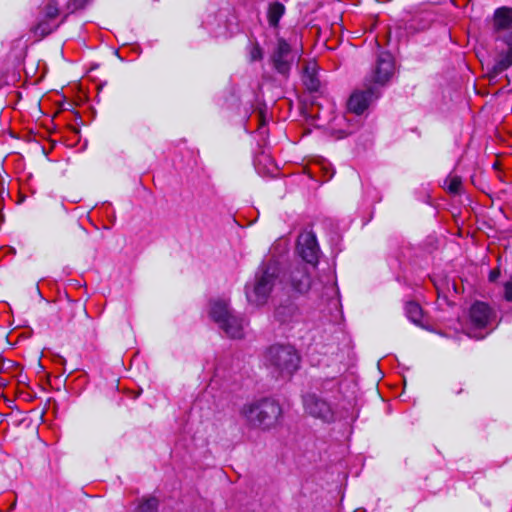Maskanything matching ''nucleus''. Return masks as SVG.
<instances>
[{
  "label": "nucleus",
  "mask_w": 512,
  "mask_h": 512,
  "mask_svg": "<svg viewBox=\"0 0 512 512\" xmlns=\"http://www.w3.org/2000/svg\"><path fill=\"white\" fill-rule=\"evenodd\" d=\"M497 325V310L489 303L477 300L470 305L464 315L462 329L468 337L481 340Z\"/></svg>",
  "instance_id": "1"
},
{
  "label": "nucleus",
  "mask_w": 512,
  "mask_h": 512,
  "mask_svg": "<svg viewBox=\"0 0 512 512\" xmlns=\"http://www.w3.org/2000/svg\"><path fill=\"white\" fill-rule=\"evenodd\" d=\"M280 280L279 262L274 258L264 261L256 272L254 282L246 285L248 302L257 306L264 305L273 289L280 287Z\"/></svg>",
  "instance_id": "2"
},
{
  "label": "nucleus",
  "mask_w": 512,
  "mask_h": 512,
  "mask_svg": "<svg viewBox=\"0 0 512 512\" xmlns=\"http://www.w3.org/2000/svg\"><path fill=\"white\" fill-rule=\"evenodd\" d=\"M240 416L253 428L270 430L279 424L282 408L274 399L263 398L244 404L240 409Z\"/></svg>",
  "instance_id": "3"
},
{
  "label": "nucleus",
  "mask_w": 512,
  "mask_h": 512,
  "mask_svg": "<svg viewBox=\"0 0 512 512\" xmlns=\"http://www.w3.org/2000/svg\"><path fill=\"white\" fill-rule=\"evenodd\" d=\"M264 363L273 374L291 377L299 368L300 356L290 345H273L266 350Z\"/></svg>",
  "instance_id": "4"
},
{
  "label": "nucleus",
  "mask_w": 512,
  "mask_h": 512,
  "mask_svg": "<svg viewBox=\"0 0 512 512\" xmlns=\"http://www.w3.org/2000/svg\"><path fill=\"white\" fill-rule=\"evenodd\" d=\"M280 289L287 294H304L312 284L310 270L307 265L298 263L285 272L280 271Z\"/></svg>",
  "instance_id": "5"
},
{
  "label": "nucleus",
  "mask_w": 512,
  "mask_h": 512,
  "mask_svg": "<svg viewBox=\"0 0 512 512\" xmlns=\"http://www.w3.org/2000/svg\"><path fill=\"white\" fill-rule=\"evenodd\" d=\"M296 59V52L291 44L283 37H277L276 44L269 56V62L273 69L287 78Z\"/></svg>",
  "instance_id": "6"
},
{
  "label": "nucleus",
  "mask_w": 512,
  "mask_h": 512,
  "mask_svg": "<svg viewBox=\"0 0 512 512\" xmlns=\"http://www.w3.org/2000/svg\"><path fill=\"white\" fill-rule=\"evenodd\" d=\"M303 404L306 413L323 422H333L335 419V411L332 405L314 393L307 394L303 397Z\"/></svg>",
  "instance_id": "7"
},
{
  "label": "nucleus",
  "mask_w": 512,
  "mask_h": 512,
  "mask_svg": "<svg viewBox=\"0 0 512 512\" xmlns=\"http://www.w3.org/2000/svg\"><path fill=\"white\" fill-rule=\"evenodd\" d=\"M297 251L301 258L313 267L318 263L320 248L312 231H303L297 239Z\"/></svg>",
  "instance_id": "8"
},
{
  "label": "nucleus",
  "mask_w": 512,
  "mask_h": 512,
  "mask_svg": "<svg viewBox=\"0 0 512 512\" xmlns=\"http://www.w3.org/2000/svg\"><path fill=\"white\" fill-rule=\"evenodd\" d=\"M379 95L378 88L374 86H367L365 90H356L348 100V109L350 112L360 115Z\"/></svg>",
  "instance_id": "9"
},
{
  "label": "nucleus",
  "mask_w": 512,
  "mask_h": 512,
  "mask_svg": "<svg viewBox=\"0 0 512 512\" xmlns=\"http://www.w3.org/2000/svg\"><path fill=\"white\" fill-rule=\"evenodd\" d=\"M394 73V60L390 53L384 52L378 56L375 69L373 71V82L384 85Z\"/></svg>",
  "instance_id": "10"
},
{
  "label": "nucleus",
  "mask_w": 512,
  "mask_h": 512,
  "mask_svg": "<svg viewBox=\"0 0 512 512\" xmlns=\"http://www.w3.org/2000/svg\"><path fill=\"white\" fill-rule=\"evenodd\" d=\"M57 28L58 25L55 24V20L47 19L38 13L36 22L31 26L30 32L34 35L36 40H41L51 34Z\"/></svg>",
  "instance_id": "11"
},
{
  "label": "nucleus",
  "mask_w": 512,
  "mask_h": 512,
  "mask_svg": "<svg viewBox=\"0 0 512 512\" xmlns=\"http://www.w3.org/2000/svg\"><path fill=\"white\" fill-rule=\"evenodd\" d=\"M219 327L230 338L240 339L244 335V319L234 314L219 324Z\"/></svg>",
  "instance_id": "12"
},
{
  "label": "nucleus",
  "mask_w": 512,
  "mask_h": 512,
  "mask_svg": "<svg viewBox=\"0 0 512 512\" xmlns=\"http://www.w3.org/2000/svg\"><path fill=\"white\" fill-rule=\"evenodd\" d=\"M274 316L275 319L281 324L298 322L301 317L299 308L293 303L279 306L275 310Z\"/></svg>",
  "instance_id": "13"
},
{
  "label": "nucleus",
  "mask_w": 512,
  "mask_h": 512,
  "mask_svg": "<svg viewBox=\"0 0 512 512\" xmlns=\"http://www.w3.org/2000/svg\"><path fill=\"white\" fill-rule=\"evenodd\" d=\"M511 25H512V8L506 7V6L497 8L493 15L494 31L499 33L501 31L509 29Z\"/></svg>",
  "instance_id": "14"
},
{
  "label": "nucleus",
  "mask_w": 512,
  "mask_h": 512,
  "mask_svg": "<svg viewBox=\"0 0 512 512\" xmlns=\"http://www.w3.org/2000/svg\"><path fill=\"white\" fill-rule=\"evenodd\" d=\"M209 314L218 325L233 315L228 302L223 299H215L210 302Z\"/></svg>",
  "instance_id": "15"
},
{
  "label": "nucleus",
  "mask_w": 512,
  "mask_h": 512,
  "mask_svg": "<svg viewBox=\"0 0 512 512\" xmlns=\"http://www.w3.org/2000/svg\"><path fill=\"white\" fill-rule=\"evenodd\" d=\"M512 66V48L507 49L506 51L500 52L496 58L495 63L491 70L489 71L490 78H495L509 67Z\"/></svg>",
  "instance_id": "16"
},
{
  "label": "nucleus",
  "mask_w": 512,
  "mask_h": 512,
  "mask_svg": "<svg viewBox=\"0 0 512 512\" xmlns=\"http://www.w3.org/2000/svg\"><path fill=\"white\" fill-rule=\"evenodd\" d=\"M302 80L309 91L315 92L320 88V80L317 75L315 63H307L303 69Z\"/></svg>",
  "instance_id": "17"
},
{
  "label": "nucleus",
  "mask_w": 512,
  "mask_h": 512,
  "mask_svg": "<svg viewBox=\"0 0 512 512\" xmlns=\"http://www.w3.org/2000/svg\"><path fill=\"white\" fill-rule=\"evenodd\" d=\"M286 8L284 4L278 1L269 3L267 9V20L270 27L274 29L279 28V22L282 16L285 14Z\"/></svg>",
  "instance_id": "18"
},
{
  "label": "nucleus",
  "mask_w": 512,
  "mask_h": 512,
  "mask_svg": "<svg viewBox=\"0 0 512 512\" xmlns=\"http://www.w3.org/2000/svg\"><path fill=\"white\" fill-rule=\"evenodd\" d=\"M38 13L47 19L56 20L60 14L59 5L56 0H49L38 8Z\"/></svg>",
  "instance_id": "19"
},
{
  "label": "nucleus",
  "mask_w": 512,
  "mask_h": 512,
  "mask_svg": "<svg viewBox=\"0 0 512 512\" xmlns=\"http://www.w3.org/2000/svg\"><path fill=\"white\" fill-rule=\"evenodd\" d=\"M159 502L157 498L149 496L139 500L132 512H157Z\"/></svg>",
  "instance_id": "20"
},
{
  "label": "nucleus",
  "mask_w": 512,
  "mask_h": 512,
  "mask_svg": "<svg viewBox=\"0 0 512 512\" xmlns=\"http://www.w3.org/2000/svg\"><path fill=\"white\" fill-rule=\"evenodd\" d=\"M444 186L449 193L454 195L460 194L462 189L461 177L457 175H449L444 181Z\"/></svg>",
  "instance_id": "21"
},
{
  "label": "nucleus",
  "mask_w": 512,
  "mask_h": 512,
  "mask_svg": "<svg viewBox=\"0 0 512 512\" xmlns=\"http://www.w3.org/2000/svg\"><path fill=\"white\" fill-rule=\"evenodd\" d=\"M406 314L408 318L416 323L420 324L422 319V309L420 305L416 302H408L405 307Z\"/></svg>",
  "instance_id": "22"
},
{
  "label": "nucleus",
  "mask_w": 512,
  "mask_h": 512,
  "mask_svg": "<svg viewBox=\"0 0 512 512\" xmlns=\"http://www.w3.org/2000/svg\"><path fill=\"white\" fill-rule=\"evenodd\" d=\"M323 393L339 391V381L336 378L325 379L320 385Z\"/></svg>",
  "instance_id": "23"
},
{
  "label": "nucleus",
  "mask_w": 512,
  "mask_h": 512,
  "mask_svg": "<svg viewBox=\"0 0 512 512\" xmlns=\"http://www.w3.org/2000/svg\"><path fill=\"white\" fill-rule=\"evenodd\" d=\"M249 57L250 61H260L263 58V49L261 48L258 42H254L251 44L249 49Z\"/></svg>",
  "instance_id": "24"
},
{
  "label": "nucleus",
  "mask_w": 512,
  "mask_h": 512,
  "mask_svg": "<svg viewBox=\"0 0 512 512\" xmlns=\"http://www.w3.org/2000/svg\"><path fill=\"white\" fill-rule=\"evenodd\" d=\"M504 298L508 302H512V280L504 284Z\"/></svg>",
  "instance_id": "25"
},
{
  "label": "nucleus",
  "mask_w": 512,
  "mask_h": 512,
  "mask_svg": "<svg viewBox=\"0 0 512 512\" xmlns=\"http://www.w3.org/2000/svg\"><path fill=\"white\" fill-rule=\"evenodd\" d=\"M86 0H69L68 8L72 10L81 9L85 6Z\"/></svg>",
  "instance_id": "26"
},
{
  "label": "nucleus",
  "mask_w": 512,
  "mask_h": 512,
  "mask_svg": "<svg viewBox=\"0 0 512 512\" xmlns=\"http://www.w3.org/2000/svg\"><path fill=\"white\" fill-rule=\"evenodd\" d=\"M499 277H500V269L499 268H495V269L490 271V273H489V281L490 282L497 281V279Z\"/></svg>",
  "instance_id": "27"
},
{
  "label": "nucleus",
  "mask_w": 512,
  "mask_h": 512,
  "mask_svg": "<svg viewBox=\"0 0 512 512\" xmlns=\"http://www.w3.org/2000/svg\"><path fill=\"white\" fill-rule=\"evenodd\" d=\"M502 40L508 46V49H512V30L504 35Z\"/></svg>",
  "instance_id": "28"
},
{
  "label": "nucleus",
  "mask_w": 512,
  "mask_h": 512,
  "mask_svg": "<svg viewBox=\"0 0 512 512\" xmlns=\"http://www.w3.org/2000/svg\"><path fill=\"white\" fill-rule=\"evenodd\" d=\"M323 170H324L325 181L330 180L332 178L334 172L329 167H326V166L323 167Z\"/></svg>",
  "instance_id": "29"
},
{
  "label": "nucleus",
  "mask_w": 512,
  "mask_h": 512,
  "mask_svg": "<svg viewBox=\"0 0 512 512\" xmlns=\"http://www.w3.org/2000/svg\"><path fill=\"white\" fill-rule=\"evenodd\" d=\"M428 26H429V20H426V21H425V23H423V24L419 27V29L423 30V29L427 28Z\"/></svg>",
  "instance_id": "30"
},
{
  "label": "nucleus",
  "mask_w": 512,
  "mask_h": 512,
  "mask_svg": "<svg viewBox=\"0 0 512 512\" xmlns=\"http://www.w3.org/2000/svg\"><path fill=\"white\" fill-rule=\"evenodd\" d=\"M0 512H2V510L0 509Z\"/></svg>",
  "instance_id": "31"
}]
</instances>
